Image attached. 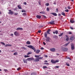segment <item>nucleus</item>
I'll use <instances>...</instances> for the list:
<instances>
[{
  "mask_svg": "<svg viewBox=\"0 0 75 75\" xmlns=\"http://www.w3.org/2000/svg\"><path fill=\"white\" fill-rule=\"evenodd\" d=\"M28 47L32 49V50H34V52H36V53L38 54L40 53V50H36V49L35 47L33 46L32 45H28L27 46Z\"/></svg>",
  "mask_w": 75,
  "mask_h": 75,
  "instance_id": "1",
  "label": "nucleus"
},
{
  "mask_svg": "<svg viewBox=\"0 0 75 75\" xmlns=\"http://www.w3.org/2000/svg\"><path fill=\"white\" fill-rule=\"evenodd\" d=\"M43 57H38L37 58H36L35 59V60H34V62H38L39 61V59H43Z\"/></svg>",
  "mask_w": 75,
  "mask_h": 75,
  "instance_id": "2",
  "label": "nucleus"
},
{
  "mask_svg": "<svg viewBox=\"0 0 75 75\" xmlns=\"http://www.w3.org/2000/svg\"><path fill=\"white\" fill-rule=\"evenodd\" d=\"M51 63H52V64H55V63H56L57 62H59V60H57L56 61H54L53 59H52L51 61Z\"/></svg>",
  "mask_w": 75,
  "mask_h": 75,
  "instance_id": "3",
  "label": "nucleus"
},
{
  "mask_svg": "<svg viewBox=\"0 0 75 75\" xmlns=\"http://www.w3.org/2000/svg\"><path fill=\"white\" fill-rule=\"evenodd\" d=\"M27 60L28 61H34V58L33 57L28 58L27 59Z\"/></svg>",
  "mask_w": 75,
  "mask_h": 75,
  "instance_id": "4",
  "label": "nucleus"
},
{
  "mask_svg": "<svg viewBox=\"0 0 75 75\" xmlns=\"http://www.w3.org/2000/svg\"><path fill=\"white\" fill-rule=\"evenodd\" d=\"M62 49V50L64 52H66L68 50V49L67 47L63 48Z\"/></svg>",
  "mask_w": 75,
  "mask_h": 75,
  "instance_id": "5",
  "label": "nucleus"
},
{
  "mask_svg": "<svg viewBox=\"0 0 75 75\" xmlns=\"http://www.w3.org/2000/svg\"><path fill=\"white\" fill-rule=\"evenodd\" d=\"M71 49L72 50H73L74 49V44L73 43L71 44Z\"/></svg>",
  "mask_w": 75,
  "mask_h": 75,
  "instance_id": "6",
  "label": "nucleus"
},
{
  "mask_svg": "<svg viewBox=\"0 0 75 75\" xmlns=\"http://www.w3.org/2000/svg\"><path fill=\"white\" fill-rule=\"evenodd\" d=\"M55 21H52L51 22H49V23L51 24V25H52V24H55Z\"/></svg>",
  "mask_w": 75,
  "mask_h": 75,
  "instance_id": "7",
  "label": "nucleus"
},
{
  "mask_svg": "<svg viewBox=\"0 0 75 75\" xmlns=\"http://www.w3.org/2000/svg\"><path fill=\"white\" fill-rule=\"evenodd\" d=\"M50 37H48L46 38V40L47 42H50Z\"/></svg>",
  "mask_w": 75,
  "mask_h": 75,
  "instance_id": "8",
  "label": "nucleus"
},
{
  "mask_svg": "<svg viewBox=\"0 0 75 75\" xmlns=\"http://www.w3.org/2000/svg\"><path fill=\"white\" fill-rule=\"evenodd\" d=\"M74 38H75L74 37V36H71L70 38V39L71 40H74Z\"/></svg>",
  "mask_w": 75,
  "mask_h": 75,
  "instance_id": "9",
  "label": "nucleus"
},
{
  "mask_svg": "<svg viewBox=\"0 0 75 75\" xmlns=\"http://www.w3.org/2000/svg\"><path fill=\"white\" fill-rule=\"evenodd\" d=\"M50 14H52L54 16H57V13H50Z\"/></svg>",
  "mask_w": 75,
  "mask_h": 75,
  "instance_id": "10",
  "label": "nucleus"
},
{
  "mask_svg": "<svg viewBox=\"0 0 75 75\" xmlns=\"http://www.w3.org/2000/svg\"><path fill=\"white\" fill-rule=\"evenodd\" d=\"M50 50L51 51L54 52L55 51V48H52L50 49Z\"/></svg>",
  "mask_w": 75,
  "mask_h": 75,
  "instance_id": "11",
  "label": "nucleus"
},
{
  "mask_svg": "<svg viewBox=\"0 0 75 75\" xmlns=\"http://www.w3.org/2000/svg\"><path fill=\"white\" fill-rule=\"evenodd\" d=\"M41 16L40 15H37V16H36V18H37L38 19H40L41 18Z\"/></svg>",
  "mask_w": 75,
  "mask_h": 75,
  "instance_id": "12",
  "label": "nucleus"
},
{
  "mask_svg": "<svg viewBox=\"0 0 75 75\" xmlns=\"http://www.w3.org/2000/svg\"><path fill=\"white\" fill-rule=\"evenodd\" d=\"M18 33L17 31L15 32L14 33V35L16 36H17V35H18Z\"/></svg>",
  "mask_w": 75,
  "mask_h": 75,
  "instance_id": "13",
  "label": "nucleus"
},
{
  "mask_svg": "<svg viewBox=\"0 0 75 75\" xmlns=\"http://www.w3.org/2000/svg\"><path fill=\"white\" fill-rule=\"evenodd\" d=\"M23 62L25 64H27L28 62H27V59H26V60H25L24 59H23Z\"/></svg>",
  "mask_w": 75,
  "mask_h": 75,
  "instance_id": "14",
  "label": "nucleus"
},
{
  "mask_svg": "<svg viewBox=\"0 0 75 75\" xmlns=\"http://www.w3.org/2000/svg\"><path fill=\"white\" fill-rule=\"evenodd\" d=\"M65 36H66V37L67 38L66 39V40L67 41H68L69 40V37L67 35H66Z\"/></svg>",
  "mask_w": 75,
  "mask_h": 75,
  "instance_id": "15",
  "label": "nucleus"
},
{
  "mask_svg": "<svg viewBox=\"0 0 75 75\" xmlns=\"http://www.w3.org/2000/svg\"><path fill=\"white\" fill-rule=\"evenodd\" d=\"M13 13V12L12 11H9L8 13L9 14H11L12 15Z\"/></svg>",
  "mask_w": 75,
  "mask_h": 75,
  "instance_id": "16",
  "label": "nucleus"
},
{
  "mask_svg": "<svg viewBox=\"0 0 75 75\" xmlns=\"http://www.w3.org/2000/svg\"><path fill=\"white\" fill-rule=\"evenodd\" d=\"M51 30L50 29H49L47 31V33L48 34H50V31Z\"/></svg>",
  "mask_w": 75,
  "mask_h": 75,
  "instance_id": "17",
  "label": "nucleus"
},
{
  "mask_svg": "<svg viewBox=\"0 0 75 75\" xmlns=\"http://www.w3.org/2000/svg\"><path fill=\"white\" fill-rule=\"evenodd\" d=\"M74 21L73 19L70 20V22L71 23H74Z\"/></svg>",
  "mask_w": 75,
  "mask_h": 75,
  "instance_id": "18",
  "label": "nucleus"
},
{
  "mask_svg": "<svg viewBox=\"0 0 75 75\" xmlns=\"http://www.w3.org/2000/svg\"><path fill=\"white\" fill-rule=\"evenodd\" d=\"M17 30H23V29L22 28H17Z\"/></svg>",
  "mask_w": 75,
  "mask_h": 75,
  "instance_id": "19",
  "label": "nucleus"
},
{
  "mask_svg": "<svg viewBox=\"0 0 75 75\" xmlns=\"http://www.w3.org/2000/svg\"><path fill=\"white\" fill-rule=\"evenodd\" d=\"M61 14L63 16H66V15H65V13L64 12H61Z\"/></svg>",
  "mask_w": 75,
  "mask_h": 75,
  "instance_id": "20",
  "label": "nucleus"
},
{
  "mask_svg": "<svg viewBox=\"0 0 75 75\" xmlns=\"http://www.w3.org/2000/svg\"><path fill=\"white\" fill-rule=\"evenodd\" d=\"M70 43V42H69L68 43H67L65 44L63 46H64V47L67 46Z\"/></svg>",
  "mask_w": 75,
  "mask_h": 75,
  "instance_id": "21",
  "label": "nucleus"
},
{
  "mask_svg": "<svg viewBox=\"0 0 75 75\" xmlns=\"http://www.w3.org/2000/svg\"><path fill=\"white\" fill-rule=\"evenodd\" d=\"M67 34L71 35V34H72V33L71 32L69 31V32H67Z\"/></svg>",
  "mask_w": 75,
  "mask_h": 75,
  "instance_id": "22",
  "label": "nucleus"
},
{
  "mask_svg": "<svg viewBox=\"0 0 75 75\" xmlns=\"http://www.w3.org/2000/svg\"><path fill=\"white\" fill-rule=\"evenodd\" d=\"M45 11H43L42 12H40V13L41 14H44L45 13Z\"/></svg>",
  "mask_w": 75,
  "mask_h": 75,
  "instance_id": "23",
  "label": "nucleus"
},
{
  "mask_svg": "<svg viewBox=\"0 0 75 75\" xmlns=\"http://www.w3.org/2000/svg\"><path fill=\"white\" fill-rule=\"evenodd\" d=\"M18 7L19 8V9H22V8L21 7V5H19L18 6Z\"/></svg>",
  "mask_w": 75,
  "mask_h": 75,
  "instance_id": "24",
  "label": "nucleus"
},
{
  "mask_svg": "<svg viewBox=\"0 0 75 75\" xmlns=\"http://www.w3.org/2000/svg\"><path fill=\"white\" fill-rule=\"evenodd\" d=\"M32 52H28V53H27V54H26L29 55V54H32Z\"/></svg>",
  "mask_w": 75,
  "mask_h": 75,
  "instance_id": "25",
  "label": "nucleus"
},
{
  "mask_svg": "<svg viewBox=\"0 0 75 75\" xmlns=\"http://www.w3.org/2000/svg\"><path fill=\"white\" fill-rule=\"evenodd\" d=\"M45 36L46 38L47 37V34L46 33H45Z\"/></svg>",
  "mask_w": 75,
  "mask_h": 75,
  "instance_id": "26",
  "label": "nucleus"
},
{
  "mask_svg": "<svg viewBox=\"0 0 75 75\" xmlns=\"http://www.w3.org/2000/svg\"><path fill=\"white\" fill-rule=\"evenodd\" d=\"M13 54L14 55H18V53L17 52H15L14 54Z\"/></svg>",
  "mask_w": 75,
  "mask_h": 75,
  "instance_id": "27",
  "label": "nucleus"
},
{
  "mask_svg": "<svg viewBox=\"0 0 75 75\" xmlns=\"http://www.w3.org/2000/svg\"><path fill=\"white\" fill-rule=\"evenodd\" d=\"M26 44H27L28 45H29V44H30V41H27V42H26Z\"/></svg>",
  "mask_w": 75,
  "mask_h": 75,
  "instance_id": "28",
  "label": "nucleus"
},
{
  "mask_svg": "<svg viewBox=\"0 0 75 75\" xmlns=\"http://www.w3.org/2000/svg\"><path fill=\"white\" fill-rule=\"evenodd\" d=\"M44 65H49V63H45L44 64Z\"/></svg>",
  "mask_w": 75,
  "mask_h": 75,
  "instance_id": "29",
  "label": "nucleus"
},
{
  "mask_svg": "<svg viewBox=\"0 0 75 75\" xmlns=\"http://www.w3.org/2000/svg\"><path fill=\"white\" fill-rule=\"evenodd\" d=\"M35 57L37 58H38L39 57H40V55H35Z\"/></svg>",
  "mask_w": 75,
  "mask_h": 75,
  "instance_id": "30",
  "label": "nucleus"
},
{
  "mask_svg": "<svg viewBox=\"0 0 75 75\" xmlns=\"http://www.w3.org/2000/svg\"><path fill=\"white\" fill-rule=\"evenodd\" d=\"M63 33H61L59 35V36H61L63 35Z\"/></svg>",
  "mask_w": 75,
  "mask_h": 75,
  "instance_id": "31",
  "label": "nucleus"
},
{
  "mask_svg": "<svg viewBox=\"0 0 75 75\" xmlns=\"http://www.w3.org/2000/svg\"><path fill=\"white\" fill-rule=\"evenodd\" d=\"M26 15H27V14L25 13H23V16H25Z\"/></svg>",
  "mask_w": 75,
  "mask_h": 75,
  "instance_id": "32",
  "label": "nucleus"
},
{
  "mask_svg": "<svg viewBox=\"0 0 75 75\" xmlns=\"http://www.w3.org/2000/svg\"><path fill=\"white\" fill-rule=\"evenodd\" d=\"M66 65L67 66H68V67H69V66H70V64H68V63H66Z\"/></svg>",
  "mask_w": 75,
  "mask_h": 75,
  "instance_id": "33",
  "label": "nucleus"
},
{
  "mask_svg": "<svg viewBox=\"0 0 75 75\" xmlns=\"http://www.w3.org/2000/svg\"><path fill=\"white\" fill-rule=\"evenodd\" d=\"M24 57L25 58H27V57H29V56L28 55H25L24 56Z\"/></svg>",
  "mask_w": 75,
  "mask_h": 75,
  "instance_id": "34",
  "label": "nucleus"
},
{
  "mask_svg": "<svg viewBox=\"0 0 75 75\" xmlns=\"http://www.w3.org/2000/svg\"><path fill=\"white\" fill-rule=\"evenodd\" d=\"M47 68V67L46 66H43V69H45V68Z\"/></svg>",
  "mask_w": 75,
  "mask_h": 75,
  "instance_id": "35",
  "label": "nucleus"
},
{
  "mask_svg": "<svg viewBox=\"0 0 75 75\" xmlns=\"http://www.w3.org/2000/svg\"><path fill=\"white\" fill-rule=\"evenodd\" d=\"M31 75H36L35 73H32L31 74Z\"/></svg>",
  "mask_w": 75,
  "mask_h": 75,
  "instance_id": "36",
  "label": "nucleus"
},
{
  "mask_svg": "<svg viewBox=\"0 0 75 75\" xmlns=\"http://www.w3.org/2000/svg\"><path fill=\"white\" fill-rule=\"evenodd\" d=\"M50 10V9L49 8H47V11H49Z\"/></svg>",
  "mask_w": 75,
  "mask_h": 75,
  "instance_id": "37",
  "label": "nucleus"
},
{
  "mask_svg": "<svg viewBox=\"0 0 75 75\" xmlns=\"http://www.w3.org/2000/svg\"><path fill=\"white\" fill-rule=\"evenodd\" d=\"M1 44H3V45H5V43H4V42H1Z\"/></svg>",
  "mask_w": 75,
  "mask_h": 75,
  "instance_id": "38",
  "label": "nucleus"
},
{
  "mask_svg": "<svg viewBox=\"0 0 75 75\" xmlns=\"http://www.w3.org/2000/svg\"><path fill=\"white\" fill-rule=\"evenodd\" d=\"M22 48L25 49V50H26L27 49L26 48H25V47H22Z\"/></svg>",
  "mask_w": 75,
  "mask_h": 75,
  "instance_id": "39",
  "label": "nucleus"
},
{
  "mask_svg": "<svg viewBox=\"0 0 75 75\" xmlns=\"http://www.w3.org/2000/svg\"><path fill=\"white\" fill-rule=\"evenodd\" d=\"M4 71H5V72H6V71H8V70L7 69H4Z\"/></svg>",
  "mask_w": 75,
  "mask_h": 75,
  "instance_id": "40",
  "label": "nucleus"
},
{
  "mask_svg": "<svg viewBox=\"0 0 75 75\" xmlns=\"http://www.w3.org/2000/svg\"><path fill=\"white\" fill-rule=\"evenodd\" d=\"M20 69H21V68L20 67H19L17 69V70L18 71H19V70H20Z\"/></svg>",
  "mask_w": 75,
  "mask_h": 75,
  "instance_id": "41",
  "label": "nucleus"
},
{
  "mask_svg": "<svg viewBox=\"0 0 75 75\" xmlns=\"http://www.w3.org/2000/svg\"><path fill=\"white\" fill-rule=\"evenodd\" d=\"M68 9H70L71 8L70 7V6H68L67 7Z\"/></svg>",
  "mask_w": 75,
  "mask_h": 75,
  "instance_id": "42",
  "label": "nucleus"
},
{
  "mask_svg": "<svg viewBox=\"0 0 75 75\" xmlns=\"http://www.w3.org/2000/svg\"><path fill=\"white\" fill-rule=\"evenodd\" d=\"M55 33L56 34H58V31L57 30H56L55 31Z\"/></svg>",
  "mask_w": 75,
  "mask_h": 75,
  "instance_id": "43",
  "label": "nucleus"
},
{
  "mask_svg": "<svg viewBox=\"0 0 75 75\" xmlns=\"http://www.w3.org/2000/svg\"><path fill=\"white\" fill-rule=\"evenodd\" d=\"M23 4L26 5L27 4V3L26 2H23Z\"/></svg>",
  "mask_w": 75,
  "mask_h": 75,
  "instance_id": "44",
  "label": "nucleus"
},
{
  "mask_svg": "<svg viewBox=\"0 0 75 75\" xmlns=\"http://www.w3.org/2000/svg\"><path fill=\"white\" fill-rule=\"evenodd\" d=\"M25 12V11L24 10H22V12Z\"/></svg>",
  "mask_w": 75,
  "mask_h": 75,
  "instance_id": "45",
  "label": "nucleus"
},
{
  "mask_svg": "<svg viewBox=\"0 0 75 75\" xmlns=\"http://www.w3.org/2000/svg\"><path fill=\"white\" fill-rule=\"evenodd\" d=\"M65 11L66 12H68L69 11V10L68 9H67L65 10Z\"/></svg>",
  "mask_w": 75,
  "mask_h": 75,
  "instance_id": "46",
  "label": "nucleus"
},
{
  "mask_svg": "<svg viewBox=\"0 0 75 75\" xmlns=\"http://www.w3.org/2000/svg\"><path fill=\"white\" fill-rule=\"evenodd\" d=\"M49 3H46V6H48L49 5Z\"/></svg>",
  "mask_w": 75,
  "mask_h": 75,
  "instance_id": "47",
  "label": "nucleus"
},
{
  "mask_svg": "<svg viewBox=\"0 0 75 75\" xmlns=\"http://www.w3.org/2000/svg\"><path fill=\"white\" fill-rule=\"evenodd\" d=\"M70 28L71 30H74V28H72V27H70Z\"/></svg>",
  "mask_w": 75,
  "mask_h": 75,
  "instance_id": "48",
  "label": "nucleus"
},
{
  "mask_svg": "<svg viewBox=\"0 0 75 75\" xmlns=\"http://www.w3.org/2000/svg\"><path fill=\"white\" fill-rule=\"evenodd\" d=\"M40 49L42 50H43L44 49V48L43 47H42L40 48Z\"/></svg>",
  "mask_w": 75,
  "mask_h": 75,
  "instance_id": "49",
  "label": "nucleus"
},
{
  "mask_svg": "<svg viewBox=\"0 0 75 75\" xmlns=\"http://www.w3.org/2000/svg\"><path fill=\"white\" fill-rule=\"evenodd\" d=\"M59 66H56V68H59Z\"/></svg>",
  "mask_w": 75,
  "mask_h": 75,
  "instance_id": "50",
  "label": "nucleus"
},
{
  "mask_svg": "<svg viewBox=\"0 0 75 75\" xmlns=\"http://www.w3.org/2000/svg\"><path fill=\"white\" fill-rule=\"evenodd\" d=\"M41 32V31L40 30L38 31V33H40Z\"/></svg>",
  "mask_w": 75,
  "mask_h": 75,
  "instance_id": "51",
  "label": "nucleus"
},
{
  "mask_svg": "<svg viewBox=\"0 0 75 75\" xmlns=\"http://www.w3.org/2000/svg\"><path fill=\"white\" fill-rule=\"evenodd\" d=\"M43 43L44 44V45H46V44L45 42H43Z\"/></svg>",
  "mask_w": 75,
  "mask_h": 75,
  "instance_id": "52",
  "label": "nucleus"
},
{
  "mask_svg": "<svg viewBox=\"0 0 75 75\" xmlns=\"http://www.w3.org/2000/svg\"><path fill=\"white\" fill-rule=\"evenodd\" d=\"M43 17H44V18H46V17L45 16H44V15H43Z\"/></svg>",
  "mask_w": 75,
  "mask_h": 75,
  "instance_id": "53",
  "label": "nucleus"
},
{
  "mask_svg": "<svg viewBox=\"0 0 75 75\" xmlns=\"http://www.w3.org/2000/svg\"><path fill=\"white\" fill-rule=\"evenodd\" d=\"M14 14L15 15H18V13H14Z\"/></svg>",
  "mask_w": 75,
  "mask_h": 75,
  "instance_id": "54",
  "label": "nucleus"
},
{
  "mask_svg": "<svg viewBox=\"0 0 75 75\" xmlns=\"http://www.w3.org/2000/svg\"><path fill=\"white\" fill-rule=\"evenodd\" d=\"M11 46L12 45L10 44H8V46Z\"/></svg>",
  "mask_w": 75,
  "mask_h": 75,
  "instance_id": "55",
  "label": "nucleus"
},
{
  "mask_svg": "<svg viewBox=\"0 0 75 75\" xmlns=\"http://www.w3.org/2000/svg\"><path fill=\"white\" fill-rule=\"evenodd\" d=\"M13 34H11V36H12L13 37Z\"/></svg>",
  "mask_w": 75,
  "mask_h": 75,
  "instance_id": "56",
  "label": "nucleus"
},
{
  "mask_svg": "<svg viewBox=\"0 0 75 75\" xmlns=\"http://www.w3.org/2000/svg\"><path fill=\"white\" fill-rule=\"evenodd\" d=\"M45 58H47L48 56L47 55H45Z\"/></svg>",
  "mask_w": 75,
  "mask_h": 75,
  "instance_id": "57",
  "label": "nucleus"
},
{
  "mask_svg": "<svg viewBox=\"0 0 75 75\" xmlns=\"http://www.w3.org/2000/svg\"><path fill=\"white\" fill-rule=\"evenodd\" d=\"M58 16H61V14H58Z\"/></svg>",
  "mask_w": 75,
  "mask_h": 75,
  "instance_id": "58",
  "label": "nucleus"
},
{
  "mask_svg": "<svg viewBox=\"0 0 75 75\" xmlns=\"http://www.w3.org/2000/svg\"><path fill=\"white\" fill-rule=\"evenodd\" d=\"M48 61L47 60H45L44 61V62H47Z\"/></svg>",
  "mask_w": 75,
  "mask_h": 75,
  "instance_id": "59",
  "label": "nucleus"
},
{
  "mask_svg": "<svg viewBox=\"0 0 75 75\" xmlns=\"http://www.w3.org/2000/svg\"><path fill=\"white\" fill-rule=\"evenodd\" d=\"M56 11H57V13H58V8L56 9Z\"/></svg>",
  "mask_w": 75,
  "mask_h": 75,
  "instance_id": "60",
  "label": "nucleus"
},
{
  "mask_svg": "<svg viewBox=\"0 0 75 75\" xmlns=\"http://www.w3.org/2000/svg\"><path fill=\"white\" fill-rule=\"evenodd\" d=\"M68 59H69V60H71V59L70 58H68Z\"/></svg>",
  "mask_w": 75,
  "mask_h": 75,
  "instance_id": "61",
  "label": "nucleus"
},
{
  "mask_svg": "<svg viewBox=\"0 0 75 75\" xmlns=\"http://www.w3.org/2000/svg\"><path fill=\"white\" fill-rule=\"evenodd\" d=\"M5 46L6 47H7V46H8V44H7V45H5Z\"/></svg>",
  "mask_w": 75,
  "mask_h": 75,
  "instance_id": "62",
  "label": "nucleus"
},
{
  "mask_svg": "<svg viewBox=\"0 0 75 75\" xmlns=\"http://www.w3.org/2000/svg\"><path fill=\"white\" fill-rule=\"evenodd\" d=\"M38 4L40 5H41V4L40 3V2H39L38 3Z\"/></svg>",
  "mask_w": 75,
  "mask_h": 75,
  "instance_id": "63",
  "label": "nucleus"
},
{
  "mask_svg": "<svg viewBox=\"0 0 75 75\" xmlns=\"http://www.w3.org/2000/svg\"><path fill=\"white\" fill-rule=\"evenodd\" d=\"M8 11H11V10H8Z\"/></svg>",
  "mask_w": 75,
  "mask_h": 75,
  "instance_id": "64",
  "label": "nucleus"
}]
</instances>
